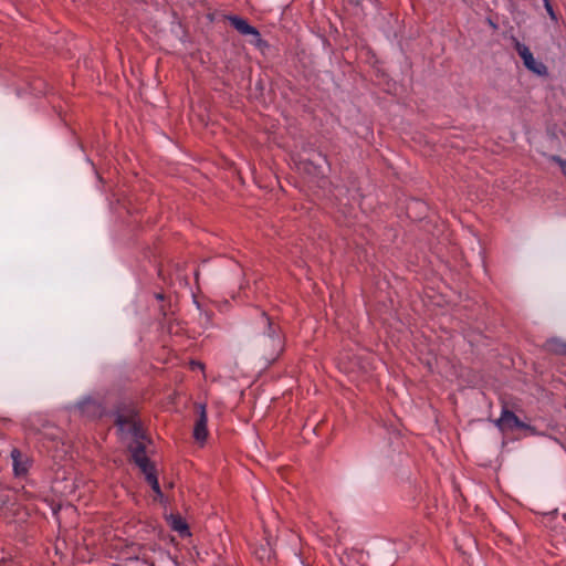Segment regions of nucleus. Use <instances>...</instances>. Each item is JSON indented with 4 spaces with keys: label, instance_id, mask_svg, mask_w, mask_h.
<instances>
[{
    "label": "nucleus",
    "instance_id": "f257e3e1",
    "mask_svg": "<svg viewBox=\"0 0 566 566\" xmlns=\"http://www.w3.org/2000/svg\"><path fill=\"white\" fill-rule=\"evenodd\" d=\"M260 333L254 338V352L265 365L274 363L284 349V337L281 327L264 312L258 322Z\"/></svg>",
    "mask_w": 566,
    "mask_h": 566
},
{
    "label": "nucleus",
    "instance_id": "f03ea898",
    "mask_svg": "<svg viewBox=\"0 0 566 566\" xmlns=\"http://www.w3.org/2000/svg\"><path fill=\"white\" fill-rule=\"evenodd\" d=\"M70 410H74L81 417L91 420L102 418L106 412L103 401L92 396L78 400L74 406L70 407Z\"/></svg>",
    "mask_w": 566,
    "mask_h": 566
},
{
    "label": "nucleus",
    "instance_id": "7ed1b4c3",
    "mask_svg": "<svg viewBox=\"0 0 566 566\" xmlns=\"http://www.w3.org/2000/svg\"><path fill=\"white\" fill-rule=\"evenodd\" d=\"M495 427L501 432L513 431L514 429L528 430L535 432V428L520 420V418L506 407L502 408L501 416L494 421Z\"/></svg>",
    "mask_w": 566,
    "mask_h": 566
},
{
    "label": "nucleus",
    "instance_id": "20e7f679",
    "mask_svg": "<svg viewBox=\"0 0 566 566\" xmlns=\"http://www.w3.org/2000/svg\"><path fill=\"white\" fill-rule=\"evenodd\" d=\"M230 24L242 35H251V43L261 49L266 46V42L262 39L260 31L251 25L248 20L239 15H228L227 17Z\"/></svg>",
    "mask_w": 566,
    "mask_h": 566
},
{
    "label": "nucleus",
    "instance_id": "39448f33",
    "mask_svg": "<svg viewBox=\"0 0 566 566\" xmlns=\"http://www.w3.org/2000/svg\"><path fill=\"white\" fill-rule=\"evenodd\" d=\"M115 423L120 430H127L137 439L143 436L140 426L136 421V411L133 408L123 411L118 410L116 412Z\"/></svg>",
    "mask_w": 566,
    "mask_h": 566
},
{
    "label": "nucleus",
    "instance_id": "423d86ee",
    "mask_svg": "<svg viewBox=\"0 0 566 566\" xmlns=\"http://www.w3.org/2000/svg\"><path fill=\"white\" fill-rule=\"evenodd\" d=\"M515 49L523 60V63L527 70L531 72L537 74V75H546L547 74V67L542 63L537 62L533 53L531 52L530 48L521 42H516Z\"/></svg>",
    "mask_w": 566,
    "mask_h": 566
},
{
    "label": "nucleus",
    "instance_id": "0eeeda50",
    "mask_svg": "<svg viewBox=\"0 0 566 566\" xmlns=\"http://www.w3.org/2000/svg\"><path fill=\"white\" fill-rule=\"evenodd\" d=\"M198 417L193 427V438L198 442H205L208 438V416L206 405L199 403L197 406Z\"/></svg>",
    "mask_w": 566,
    "mask_h": 566
},
{
    "label": "nucleus",
    "instance_id": "6e6552de",
    "mask_svg": "<svg viewBox=\"0 0 566 566\" xmlns=\"http://www.w3.org/2000/svg\"><path fill=\"white\" fill-rule=\"evenodd\" d=\"M11 459L15 476H23L28 473L31 461L30 458L19 449H12Z\"/></svg>",
    "mask_w": 566,
    "mask_h": 566
},
{
    "label": "nucleus",
    "instance_id": "1a4fd4ad",
    "mask_svg": "<svg viewBox=\"0 0 566 566\" xmlns=\"http://www.w3.org/2000/svg\"><path fill=\"white\" fill-rule=\"evenodd\" d=\"M543 348L549 354L566 356V339L551 337L544 343Z\"/></svg>",
    "mask_w": 566,
    "mask_h": 566
},
{
    "label": "nucleus",
    "instance_id": "9d476101",
    "mask_svg": "<svg viewBox=\"0 0 566 566\" xmlns=\"http://www.w3.org/2000/svg\"><path fill=\"white\" fill-rule=\"evenodd\" d=\"M168 523L171 530L178 532L180 536H189V526L179 514H171L168 517Z\"/></svg>",
    "mask_w": 566,
    "mask_h": 566
},
{
    "label": "nucleus",
    "instance_id": "9b49d317",
    "mask_svg": "<svg viewBox=\"0 0 566 566\" xmlns=\"http://www.w3.org/2000/svg\"><path fill=\"white\" fill-rule=\"evenodd\" d=\"M128 449L135 464L143 461L146 462V459H149L146 454L145 444L138 440L132 443Z\"/></svg>",
    "mask_w": 566,
    "mask_h": 566
},
{
    "label": "nucleus",
    "instance_id": "f8f14e48",
    "mask_svg": "<svg viewBox=\"0 0 566 566\" xmlns=\"http://www.w3.org/2000/svg\"><path fill=\"white\" fill-rule=\"evenodd\" d=\"M136 465L145 474L146 480H148V474H156V468L149 459H146V462L143 461V462L136 463Z\"/></svg>",
    "mask_w": 566,
    "mask_h": 566
},
{
    "label": "nucleus",
    "instance_id": "ddd939ff",
    "mask_svg": "<svg viewBox=\"0 0 566 566\" xmlns=\"http://www.w3.org/2000/svg\"><path fill=\"white\" fill-rule=\"evenodd\" d=\"M150 485L151 490L156 493L157 497L163 500L164 494L161 492L158 479L156 474H148V480H146Z\"/></svg>",
    "mask_w": 566,
    "mask_h": 566
},
{
    "label": "nucleus",
    "instance_id": "4468645a",
    "mask_svg": "<svg viewBox=\"0 0 566 566\" xmlns=\"http://www.w3.org/2000/svg\"><path fill=\"white\" fill-rule=\"evenodd\" d=\"M551 160L556 163L560 167L563 175L566 177V159H563L562 157H559L557 155H553L551 157Z\"/></svg>",
    "mask_w": 566,
    "mask_h": 566
},
{
    "label": "nucleus",
    "instance_id": "2eb2a0df",
    "mask_svg": "<svg viewBox=\"0 0 566 566\" xmlns=\"http://www.w3.org/2000/svg\"><path fill=\"white\" fill-rule=\"evenodd\" d=\"M543 2H544V7H545L548 15L551 17V19L554 21H557L556 13H555L549 0H543Z\"/></svg>",
    "mask_w": 566,
    "mask_h": 566
},
{
    "label": "nucleus",
    "instance_id": "dca6fc26",
    "mask_svg": "<svg viewBox=\"0 0 566 566\" xmlns=\"http://www.w3.org/2000/svg\"><path fill=\"white\" fill-rule=\"evenodd\" d=\"M44 83L41 81V80H36L33 82V84L31 85V91L34 93V94H40V93H43V87Z\"/></svg>",
    "mask_w": 566,
    "mask_h": 566
},
{
    "label": "nucleus",
    "instance_id": "f3484780",
    "mask_svg": "<svg viewBox=\"0 0 566 566\" xmlns=\"http://www.w3.org/2000/svg\"><path fill=\"white\" fill-rule=\"evenodd\" d=\"M155 297H156L158 301H163V300H164V294H163V293H156V294H155Z\"/></svg>",
    "mask_w": 566,
    "mask_h": 566
},
{
    "label": "nucleus",
    "instance_id": "a211bd4d",
    "mask_svg": "<svg viewBox=\"0 0 566 566\" xmlns=\"http://www.w3.org/2000/svg\"><path fill=\"white\" fill-rule=\"evenodd\" d=\"M193 365H198L200 369H203V365L201 363H192Z\"/></svg>",
    "mask_w": 566,
    "mask_h": 566
}]
</instances>
